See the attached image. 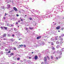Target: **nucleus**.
Returning <instances> with one entry per match:
<instances>
[{"mask_svg": "<svg viewBox=\"0 0 64 64\" xmlns=\"http://www.w3.org/2000/svg\"><path fill=\"white\" fill-rule=\"evenodd\" d=\"M63 43V42H62V41H61L60 42H59V41L58 40L56 42V44H59L61 46V44H62V43Z\"/></svg>", "mask_w": 64, "mask_h": 64, "instance_id": "f257e3e1", "label": "nucleus"}, {"mask_svg": "<svg viewBox=\"0 0 64 64\" xmlns=\"http://www.w3.org/2000/svg\"><path fill=\"white\" fill-rule=\"evenodd\" d=\"M64 49V48H62L61 50V51H60V52L59 53H60L61 54H62V52H63V51H64V50H63V49Z\"/></svg>", "mask_w": 64, "mask_h": 64, "instance_id": "f03ea898", "label": "nucleus"}, {"mask_svg": "<svg viewBox=\"0 0 64 64\" xmlns=\"http://www.w3.org/2000/svg\"><path fill=\"white\" fill-rule=\"evenodd\" d=\"M14 10L15 11H18V10L15 7H14L13 8Z\"/></svg>", "mask_w": 64, "mask_h": 64, "instance_id": "7ed1b4c3", "label": "nucleus"}, {"mask_svg": "<svg viewBox=\"0 0 64 64\" xmlns=\"http://www.w3.org/2000/svg\"><path fill=\"white\" fill-rule=\"evenodd\" d=\"M60 28V26H59L56 28V29L57 30H59Z\"/></svg>", "mask_w": 64, "mask_h": 64, "instance_id": "20e7f679", "label": "nucleus"}, {"mask_svg": "<svg viewBox=\"0 0 64 64\" xmlns=\"http://www.w3.org/2000/svg\"><path fill=\"white\" fill-rule=\"evenodd\" d=\"M7 6L8 7V8H10V5L9 4H8L7 5Z\"/></svg>", "mask_w": 64, "mask_h": 64, "instance_id": "39448f33", "label": "nucleus"}, {"mask_svg": "<svg viewBox=\"0 0 64 64\" xmlns=\"http://www.w3.org/2000/svg\"><path fill=\"white\" fill-rule=\"evenodd\" d=\"M37 58H38V57H37V56H36L34 57V59L35 60H37Z\"/></svg>", "mask_w": 64, "mask_h": 64, "instance_id": "423d86ee", "label": "nucleus"}, {"mask_svg": "<svg viewBox=\"0 0 64 64\" xmlns=\"http://www.w3.org/2000/svg\"><path fill=\"white\" fill-rule=\"evenodd\" d=\"M41 38V36H38L37 37L36 39H40Z\"/></svg>", "mask_w": 64, "mask_h": 64, "instance_id": "0eeeda50", "label": "nucleus"}, {"mask_svg": "<svg viewBox=\"0 0 64 64\" xmlns=\"http://www.w3.org/2000/svg\"><path fill=\"white\" fill-rule=\"evenodd\" d=\"M44 61H47V58H46V57H44Z\"/></svg>", "mask_w": 64, "mask_h": 64, "instance_id": "6e6552de", "label": "nucleus"}, {"mask_svg": "<svg viewBox=\"0 0 64 64\" xmlns=\"http://www.w3.org/2000/svg\"><path fill=\"white\" fill-rule=\"evenodd\" d=\"M60 45H58L56 47V48H59L60 47Z\"/></svg>", "mask_w": 64, "mask_h": 64, "instance_id": "1a4fd4ad", "label": "nucleus"}, {"mask_svg": "<svg viewBox=\"0 0 64 64\" xmlns=\"http://www.w3.org/2000/svg\"><path fill=\"white\" fill-rule=\"evenodd\" d=\"M42 46H43L44 45H45V42H44L42 43Z\"/></svg>", "mask_w": 64, "mask_h": 64, "instance_id": "9d476101", "label": "nucleus"}, {"mask_svg": "<svg viewBox=\"0 0 64 64\" xmlns=\"http://www.w3.org/2000/svg\"><path fill=\"white\" fill-rule=\"evenodd\" d=\"M6 34H4V35L3 36V37H5L6 36Z\"/></svg>", "mask_w": 64, "mask_h": 64, "instance_id": "9b49d317", "label": "nucleus"}, {"mask_svg": "<svg viewBox=\"0 0 64 64\" xmlns=\"http://www.w3.org/2000/svg\"><path fill=\"white\" fill-rule=\"evenodd\" d=\"M4 8V6H3L2 7H0V8H1V9H2V8H2V9H3L4 10L5 9V8Z\"/></svg>", "mask_w": 64, "mask_h": 64, "instance_id": "f8f14e48", "label": "nucleus"}, {"mask_svg": "<svg viewBox=\"0 0 64 64\" xmlns=\"http://www.w3.org/2000/svg\"><path fill=\"white\" fill-rule=\"evenodd\" d=\"M29 28L30 30H32V29H34V28H31L30 27Z\"/></svg>", "mask_w": 64, "mask_h": 64, "instance_id": "ddd939ff", "label": "nucleus"}, {"mask_svg": "<svg viewBox=\"0 0 64 64\" xmlns=\"http://www.w3.org/2000/svg\"><path fill=\"white\" fill-rule=\"evenodd\" d=\"M4 26L2 27L1 26L0 28L2 29H4Z\"/></svg>", "mask_w": 64, "mask_h": 64, "instance_id": "4468645a", "label": "nucleus"}, {"mask_svg": "<svg viewBox=\"0 0 64 64\" xmlns=\"http://www.w3.org/2000/svg\"><path fill=\"white\" fill-rule=\"evenodd\" d=\"M58 36H57L55 38L56 40H58Z\"/></svg>", "mask_w": 64, "mask_h": 64, "instance_id": "2eb2a0df", "label": "nucleus"}, {"mask_svg": "<svg viewBox=\"0 0 64 64\" xmlns=\"http://www.w3.org/2000/svg\"><path fill=\"white\" fill-rule=\"evenodd\" d=\"M8 48L10 50H11L12 49V48L11 47H10V46Z\"/></svg>", "mask_w": 64, "mask_h": 64, "instance_id": "dca6fc26", "label": "nucleus"}, {"mask_svg": "<svg viewBox=\"0 0 64 64\" xmlns=\"http://www.w3.org/2000/svg\"><path fill=\"white\" fill-rule=\"evenodd\" d=\"M4 28L6 30H7V27L4 26Z\"/></svg>", "mask_w": 64, "mask_h": 64, "instance_id": "f3484780", "label": "nucleus"}, {"mask_svg": "<svg viewBox=\"0 0 64 64\" xmlns=\"http://www.w3.org/2000/svg\"><path fill=\"white\" fill-rule=\"evenodd\" d=\"M10 41H11L13 42V40L12 39H10L9 40Z\"/></svg>", "mask_w": 64, "mask_h": 64, "instance_id": "a211bd4d", "label": "nucleus"}, {"mask_svg": "<svg viewBox=\"0 0 64 64\" xmlns=\"http://www.w3.org/2000/svg\"><path fill=\"white\" fill-rule=\"evenodd\" d=\"M7 26H9V27H11V25H10V24H7Z\"/></svg>", "mask_w": 64, "mask_h": 64, "instance_id": "6ab92c4d", "label": "nucleus"}, {"mask_svg": "<svg viewBox=\"0 0 64 64\" xmlns=\"http://www.w3.org/2000/svg\"><path fill=\"white\" fill-rule=\"evenodd\" d=\"M14 31H16V30H17V29H16L15 28H14Z\"/></svg>", "mask_w": 64, "mask_h": 64, "instance_id": "aec40b11", "label": "nucleus"}, {"mask_svg": "<svg viewBox=\"0 0 64 64\" xmlns=\"http://www.w3.org/2000/svg\"><path fill=\"white\" fill-rule=\"evenodd\" d=\"M54 39V38H52L50 40H51L52 41Z\"/></svg>", "mask_w": 64, "mask_h": 64, "instance_id": "412c9836", "label": "nucleus"}, {"mask_svg": "<svg viewBox=\"0 0 64 64\" xmlns=\"http://www.w3.org/2000/svg\"><path fill=\"white\" fill-rule=\"evenodd\" d=\"M51 44L52 45H54V44L52 42H51Z\"/></svg>", "mask_w": 64, "mask_h": 64, "instance_id": "4be33fe9", "label": "nucleus"}, {"mask_svg": "<svg viewBox=\"0 0 64 64\" xmlns=\"http://www.w3.org/2000/svg\"><path fill=\"white\" fill-rule=\"evenodd\" d=\"M10 26L11 27H13L14 26V25L12 24H11V25H10Z\"/></svg>", "mask_w": 64, "mask_h": 64, "instance_id": "5701e85b", "label": "nucleus"}, {"mask_svg": "<svg viewBox=\"0 0 64 64\" xmlns=\"http://www.w3.org/2000/svg\"><path fill=\"white\" fill-rule=\"evenodd\" d=\"M5 51H8V50L7 49H6Z\"/></svg>", "mask_w": 64, "mask_h": 64, "instance_id": "b1692460", "label": "nucleus"}, {"mask_svg": "<svg viewBox=\"0 0 64 64\" xmlns=\"http://www.w3.org/2000/svg\"><path fill=\"white\" fill-rule=\"evenodd\" d=\"M19 46L20 47H22V46H23V45L22 44L21 45H19Z\"/></svg>", "mask_w": 64, "mask_h": 64, "instance_id": "393cba45", "label": "nucleus"}, {"mask_svg": "<svg viewBox=\"0 0 64 64\" xmlns=\"http://www.w3.org/2000/svg\"><path fill=\"white\" fill-rule=\"evenodd\" d=\"M47 58H48V59H50V58H49V57L47 56Z\"/></svg>", "mask_w": 64, "mask_h": 64, "instance_id": "a878e982", "label": "nucleus"}, {"mask_svg": "<svg viewBox=\"0 0 64 64\" xmlns=\"http://www.w3.org/2000/svg\"><path fill=\"white\" fill-rule=\"evenodd\" d=\"M8 37H10V36H11V35H10V34H8Z\"/></svg>", "mask_w": 64, "mask_h": 64, "instance_id": "bb28decb", "label": "nucleus"}, {"mask_svg": "<svg viewBox=\"0 0 64 64\" xmlns=\"http://www.w3.org/2000/svg\"><path fill=\"white\" fill-rule=\"evenodd\" d=\"M13 54H14L12 53L10 54V55L11 56V55H13Z\"/></svg>", "mask_w": 64, "mask_h": 64, "instance_id": "cd10ccee", "label": "nucleus"}, {"mask_svg": "<svg viewBox=\"0 0 64 64\" xmlns=\"http://www.w3.org/2000/svg\"><path fill=\"white\" fill-rule=\"evenodd\" d=\"M51 58L52 59H53V57L52 56H51Z\"/></svg>", "mask_w": 64, "mask_h": 64, "instance_id": "c85d7f7f", "label": "nucleus"}, {"mask_svg": "<svg viewBox=\"0 0 64 64\" xmlns=\"http://www.w3.org/2000/svg\"><path fill=\"white\" fill-rule=\"evenodd\" d=\"M52 50H55V48H54V47H53L52 48Z\"/></svg>", "mask_w": 64, "mask_h": 64, "instance_id": "c756f323", "label": "nucleus"}, {"mask_svg": "<svg viewBox=\"0 0 64 64\" xmlns=\"http://www.w3.org/2000/svg\"><path fill=\"white\" fill-rule=\"evenodd\" d=\"M14 50H16V48L14 47Z\"/></svg>", "mask_w": 64, "mask_h": 64, "instance_id": "7c9ffc66", "label": "nucleus"}, {"mask_svg": "<svg viewBox=\"0 0 64 64\" xmlns=\"http://www.w3.org/2000/svg\"><path fill=\"white\" fill-rule=\"evenodd\" d=\"M17 59L18 60H20V58H17Z\"/></svg>", "mask_w": 64, "mask_h": 64, "instance_id": "2f4dec72", "label": "nucleus"}, {"mask_svg": "<svg viewBox=\"0 0 64 64\" xmlns=\"http://www.w3.org/2000/svg\"><path fill=\"white\" fill-rule=\"evenodd\" d=\"M60 40H63V38H60Z\"/></svg>", "mask_w": 64, "mask_h": 64, "instance_id": "473e14b6", "label": "nucleus"}, {"mask_svg": "<svg viewBox=\"0 0 64 64\" xmlns=\"http://www.w3.org/2000/svg\"><path fill=\"white\" fill-rule=\"evenodd\" d=\"M46 51L48 52L49 51V50H47Z\"/></svg>", "mask_w": 64, "mask_h": 64, "instance_id": "72a5a7b5", "label": "nucleus"}, {"mask_svg": "<svg viewBox=\"0 0 64 64\" xmlns=\"http://www.w3.org/2000/svg\"><path fill=\"white\" fill-rule=\"evenodd\" d=\"M28 58L29 59H31V57L29 56Z\"/></svg>", "mask_w": 64, "mask_h": 64, "instance_id": "f704fd0d", "label": "nucleus"}, {"mask_svg": "<svg viewBox=\"0 0 64 64\" xmlns=\"http://www.w3.org/2000/svg\"><path fill=\"white\" fill-rule=\"evenodd\" d=\"M20 21H23V20H22V19H21Z\"/></svg>", "mask_w": 64, "mask_h": 64, "instance_id": "c9c22d12", "label": "nucleus"}, {"mask_svg": "<svg viewBox=\"0 0 64 64\" xmlns=\"http://www.w3.org/2000/svg\"><path fill=\"white\" fill-rule=\"evenodd\" d=\"M29 19L30 20H32V18H29Z\"/></svg>", "mask_w": 64, "mask_h": 64, "instance_id": "e433bc0d", "label": "nucleus"}, {"mask_svg": "<svg viewBox=\"0 0 64 64\" xmlns=\"http://www.w3.org/2000/svg\"><path fill=\"white\" fill-rule=\"evenodd\" d=\"M20 61L21 62H23V60H20Z\"/></svg>", "mask_w": 64, "mask_h": 64, "instance_id": "4c0bfd02", "label": "nucleus"}, {"mask_svg": "<svg viewBox=\"0 0 64 64\" xmlns=\"http://www.w3.org/2000/svg\"><path fill=\"white\" fill-rule=\"evenodd\" d=\"M8 56L9 57H11V55H10V56Z\"/></svg>", "mask_w": 64, "mask_h": 64, "instance_id": "58836bf2", "label": "nucleus"}, {"mask_svg": "<svg viewBox=\"0 0 64 64\" xmlns=\"http://www.w3.org/2000/svg\"><path fill=\"white\" fill-rule=\"evenodd\" d=\"M24 47H26V46H25V45H24Z\"/></svg>", "mask_w": 64, "mask_h": 64, "instance_id": "ea45409f", "label": "nucleus"}, {"mask_svg": "<svg viewBox=\"0 0 64 64\" xmlns=\"http://www.w3.org/2000/svg\"><path fill=\"white\" fill-rule=\"evenodd\" d=\"M12 37H14V35L13 34L12 36Z\"/></svg>", "mask_w": 64, "mask_h": 64, "instance_id": "a19ab883", "label": "nucleus"}, {"mask_svg": "<svg viewBox=\"0 0 64 64\" xmlns=\"http://www.w3.org/2000/svg\"><path fill=\"white\" fill-rule=\"evenodd\" d=\"M64 29V28H62V30H63V29Z\"/></svg>", "mask_w": 64, "mask_h": 64, "instance_id": "79ce46f5", "label": "nucleus"}, {"mask_svg": "<svg viewBox=\"0 0 64 64\" xmlns=\"http://www.w3.org/2000/svg\"><path fill=\"white\" fill-rule=\"evenodd\" d=\"M4 20H5V19H6L5 17H4Z\"/></svg>", "mask_w": 64, "mask_h": 64, "instance_id": "37998d69", "label": "nucleus"}, {"mask_svg": "<svg viewBox=\"0 0 64 64\" xmlns=\"http://www.w3.org/2000/svg\"><path fill=\"white\" fill-rule=\"evenodd\" d=\"M62 36H64V34H62Z\"/></svg>", "mask_w": 64, "mask_h": 64, "instance_id": "c03bdc74", "label": "nucleus"}, {"mask_svg": "<svg viewBox=\"0 0 64 64\" xmlns=\"http://www.w3.org/2000/svg\"><path fill=\"white\" fill-rule=\"evenodd\" d=\"M18 40H21V38H19L18 39Z\"/></svg>", "mask_w": 64, "mask_h": 64, "instance_id": "a18cd8bd", "label": "nucleus"}, {"mask_svg": "<svg viewBox=\"0 0 64 64\" xmlns=\"http://www.w3.org/2000/svg\"><path fill=\"white\" fill-rule=\"evenodd\" d=\"M18 24V22H16V24Z\"/></svg>", "mask_w": 64, "mask_h": 64, "instance_id": "49530a36", "label": "nucleus"}, {"mask_svg": "<svg viewBox=\"0 0 64 64\" xmlns=\"http://www.w3.org/2000/svg\"><path fill=\"white\" fill-rule=\"evenodd\" d=\"M20 22V20H19L18 21V22Z\"/></svg>", "mask_w": 64, "mask_h": 64, "instance_id": "de8ad7c7", "label": "nucleus"}, {"mask_svg": "<svg viewBox=\"0 0 64 64\" xmlns=\"http://www.w3.org/2000/svg\"><path fill=\"white\" fill-rule=\"evenodd\" d=\"M6 39H5V38H4L3 39V40H6Z\"/></svg>", "mask_w": 64, "mask_h": 64, "instance_id": "09e8293b", "label": "nucleus"}, {"mask_svg": "<svg viewBox=\"0 0 64 64\" xmlns=\"http://www.w3.org/2000/svg\"><path fill=\"white\" fill-rule=\"evenodd\" d=\"M26 30H28V28H26Z\"/></svg>", "mask_w": 64, "mask_h": 64, "instance_id": "8fccbe9b", "label": "nucleus"}, {"mask_svg": "<svg viewBox=\"0 0 64 64\" xmlns=\"http://www.w3.org/2000/svg\"><path fill=\"white\" fill-rule=\"evenodd\" d=\"M42 64H44V62H42Z\"/></svg>", "mask_w": 64, "mask_h": 64, "instance_id": "3c124183", "label": "nucleus"}, {"mask_svg": "<svg viewBox=\"0 0 64 64\" xmlns=\"http://www.w3.org/2000/svg\"><path fill=\"white\" fill-rule=\"evenodd\" d=\"M16 16H19V15H18L17 14Z\"/></svg>", "mask_w": 64, "mask_h": 64, "instance_id": "603ef678", "label": "nucleus"}, {"mask_svg": "<svg viewBox=\"0 0 64 64\" xmlns=\"http://www.w3.org/2000/svg\"><path fill=\"white\" fill-rule=\"evenodd\" d=\"M8 53H10V51H9L8 52Z\"/></svg>", "mask_w": 64, "mask_h": 64, "instance_id": "864d4df0", "label": "nucleus"}, {"mask_svg": "<svg viewBox=\"0 0 64 64\" xmlns=\"http://www.w3.org/2000/svg\"><path fill=\"white\" fill-rule=\"evenodd\" d=\"M8 14H5V15H8Z\"/></svg>", "mask_w": 64, "mask_h": 64, "instance_id": "5fc2aeb1", "label": "nucleus"}, {"mask_svg": "<svg viewBox=\"0 0 64 64\" xmlns=\"http://www.w3.org/2000/svg\"><path fill=\"white\" fill-rule=\"evenodd\" d=\"M39 45H41V44L40 43V44Z\"/></svg>", "mask_w": 64, "mask_h": 64, "instance_id": "6e6d98bb", "label": "nucleus"}, {"mask_svg": "<svg viewBox=\"0 0 64 64\" xmlns=\"http://www.w3.org/2000/svg\"><path fill=\"white\" fill-rule=\"evenodd\" d=\"M32 54H33V52H32Z\"/></svg>", "mask_w": 64, "mask_h": 64, "instance_id": "4d7b16f0", "label": "nucleus"}, {"mask_svg": "<svg viewBox=\"0 0 64 64\" xmlns=\"http://www.w3.org/2000/svg\"><path fill=\"white\" fill-rule=\"evenodd\" d=\"M61 36H60V37H59V38H61Z\"/></svg>", "mask_w": 64, "mask_h": 64, "instance_id": "13d9d810", "label": "nucleus"}, {"mask_svg": "<svg viewBox=\"0 0 64 64\" xmlns=\"http://www.w3.org/2000/svg\"><path fill=\"white\" fill-rule=\"evenodd\" d=\"M0 16H1V15L0 14Z\"/></svg>", "mask_w": 64, "mask_h": 64, "instance_id": "bf43d9fd", "label": "nucleus"}, {"mask_svg": "<svg viewBox=\"0 0 64 64\" xmlns=\"http://www.w3.org/2000/svg\"><path fill=\"white\" fill-rule=\"evenodd\" d=\"M58 32H60V31L59 30L58 31Z\"/></svg>", "mask_w": 64, "mask_h": 64, "instance_id": "052dcab7", "label": "nucleus"}, {"mask_svg": "<svg viewBox=\"0 0 64 64\" xmlns=\"http://www.w3.org/2000/svg\"><path fill=\"white\" fill-rule=\"evenodd\" d=\"M54 53H55V52H54L53 53V54H54Z\"/></svg>", "mask_w": 64, "mask_h": 64, "instance_id": "680f3d73", "label": "nucleus"}, {"mask_svg": "<svg viewBox=\"0 0 64 64\" xmlns=\"http://www.w3.org/2000/svg\"><path fill=\"white\" fill-rule=\"evenodd\" d=\"M18 27H19V26H18Z\"/></svg>", "mask_w": 64, "mask_h": 64, "instance_id": "e2e57ef3", "label": "nucleus"}, {"mask_svg": "<svg viewBox=\"0 0 64 64\" xmlns=\"http://www.w3.org/2000/svg\"><path fill=\"white\" fill-rule=\"evenodd\" d=\"M44 1H46V0H44Z\"/></svg>", "mask_w": 64, "mask_h": 64, "instance_id": "0e129e2a", "label": "nucleus"}, {"mask_svg": "<svg viewBox=\"0 0 64 64\" xmlns=\"http://www.w3.org/2000/svg\"><path fill=\"white\" fill-rule=\"evenodd\" d=\"M56 59H57V58H57V57H56Z\"/></svg>", "mask_w": 64, "mask_h": 64, "instance_id": "69168bd1", "label": "nucleus"}, {"mask_svg": "<svg viewBox=\"0 0 64 64\" xmlns=\"http://www.w3.org/2000/svg\"><path fill=\"white\" fill-rule=\"evenodd\" d=\"M2 54H3V52H2Z\"/></svg>", "mask_w": 64, "mask_h": 64, "instance_id": "338daca9", "label": "nucleus"}, {"mask_svg": "<svg viewBox=\"0 0 64 64\" xmlns=\"http://www.w3.org/2000/svg\"><path fill=\"white\" fill-rule=\"evenodd\" d=\"M21 18H20V19H21Z\"/></svg>", "mask_w": 64, "mask_h": 64, "instance_id": "774afa93", "label": "nucleus"}]
</instances>
